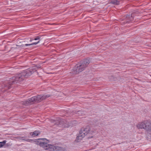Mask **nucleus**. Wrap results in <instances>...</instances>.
Returning <instances> with one entry per match:
<instances>
[{"label":"nucleus","instance_id":"nucleus-4","mask_svg":"<svg viewBox=\"0 0 151 151\" xmlns=\"http://www.w3.org/2000/svg\"><path fill=\"white\" fill-rule=\"evenodd\" d=\"M90 59L88 58L84 59L83 61L78 63L75 65L73 70V71L72 72L73 73L78 74L84 70L90 63Z\"/></svg>","mask_w":151,"mask_h":151},{"label":"nucleus","instance_id":"nucleus-20","mask_svg":"<svg viewBox=\"0 0 151 151\" xmlns=\"http://www.w3.org/2000/svg\"><path fill=\"white\" fill-rule=\"evenodd\" d=\"M32 133V132H31L30 134H31Z\"/></svg>","mask_w":151,"mask_h":151},{"label":"nucleus","instance_id":"nucleus-10","mask_svg":"<svg viewBox=\"0 0 151 151\" xmlns=\"http://www.w3.org/2000/svg\"><path fill=\"white\" fill-rule=\"evenodd\" d=\"M40 134V132L38 131H36L32 133V136H37Z\"/></svg>","mask_w":151,"mask_h":151},{"label":"nucleus","instance_id":"nucleus-16","mask_svg":"<svg viewBox=\"0 0 151 151\" xmlns=\"http://www.w3.org/2000/svg\"><path fill=\"white\" fill-rule=\"evenodd\" d=\"M78 114H81V111H78Z\"/></svg>","mask_w":151,"mask_h":151},{"label":"nucleus","instance_id":"nucleus-3","mask_svg":"<svg viewBox=\"0 0 151 151\" xmlns=\"http://www.w3.org/2000/svg\"><path fill=\"white\" fill-rule=\"evenodd\" d=\"M50 96L48 94H44L38 95L32 97L22 102V104L25 106L29 104H32L34 103H37L40 102L50 97Z\"/></svg>","mask_w":151,"mask_h":151},{"label":"nucleus","instance_id":"nucleus-12","mask_svg":"<svg viewBox=\"0 0 151 151\" xmlns=\"http://www.w3.org/2000/svg\"><path fill=\"white\" fill-rule=\"evenodd\" d=\"M6 142V140H4L2 142H0V148L2 147L4 145Z\"/></svg>","mask_w":151,"mask_h":151},{"label":"nucleus","instance_id":"nucleus-13","mask_svg":"<svg viewBox=\"0 0 151 151\" xmlns=\"http://www.w3.org/2000/svg\"><path fill=\"white\" fill-rule=\"evenodd\" d=\"M39 42V41H38V42H37L32 43L31 44H26L25 45L26 46H30V45H37L38 43Z\"/></svg>","mask_w":151,"mask_h":151},{"label":"nucleus","instance_id":"nucleus-18","mask_svg":"<svg viewBox=\"0 0 151 151\" xmlns=\"http://www.w3.org/2000/svg\"><path fill=\"white\" fill-rule=\"evenodd\" d=\"M33 39V38L30 39V40H29V41L30 42H32L33 40H34Z\"/></svg>","mask_w":151,"mask_h":151},{"label":"nucleus","instance_id":"nucleus-17","mask_svg":"<svg viewBox=\"0 0 151 151\" xmlns=\"http://www.w3.org/2000/svg\"><path fill=\"white\" fill-rule=\"evenodd\" d=\"M25 141L29 142V141H30V140H29V139H25Z\"/></svg>","mask_w":151,"mask_h":151},{"label":"nucleus","instance_id":"nucleus-6","mask_svg":"<svg viewBox=\"0 0 151 151\" xmlns=\"http://www.w3.org/2000/svg\"><path fill=\"white\" fill-rule=\"evenodd\" d=\"M91 130L89 126H87L85 127L82 128L79 132V133L77 135L76 141L79 142Z\"/></svg>","mask_w":151,"mask_h":151},{"label":"nucleus","instance_id":"nucleus-9","mask_svg":"<svg viewBox=\"0 0 151 151\" xmlns=\"http://www.w3.org/2000/svg\"><path fill=\"white\" fill-rule=\"evenodd\" d=\"M109 3L115 5H119L120 4V1L118 0H113L110 1Z\"/></svg>","mask_w":151,"mask_h":151},{"label":"nucleus","instance_id":"nucleus-14","mask_svg":"<svg viewBox=\"0 0 151 151\" xmlns=\"http://www.w3.org/2000/svg\"><path fill=\"white\" fill-rule=\"evenodd\" d=\"M40 36H38L35 37V38H33V40H39L38 41H40Z\"/></svg>","mask_w":151,"mask_h":151},{"label":"nucleus","instance_id":"nucleus-1","mask_svg":"<svg viewBox=\"0 0 151 151\" xmlns=\"http://www.w3.org/2000/svg\"><path fill=\"white\" fill-rule=\"evenodd\" d=\"M36 71V68H33L24 70L21 73L16 74L10 78L9 83L6 85L4 84L5 89H10L11 84L22 81L24 80L25 77H27L31 76Z\"/></svg>","mask_w":151,"mask_h":151},{"label":"nucleus","instance_id":"nucleus-5","mask_svg":"<svg viewBox=\"0 0 151 151\" xmlns=\"http://www.w3.org/2000/svg\"><path fill=\"white\" fill-rule=\"evenodd\" d=\"M136 127L138 129H143L151 134V123L149 120H144L139 122Z\"/></svg>","mask_w":151,"mask_h":151},{"label":"nucleus","instance_id":"nucleus-19","mask_svg":"<svg viewBox=\"0 0 151 151\" xmlns=\"http://www.w3.org/2000/svg\"><path fill=\"white\" fill-rule=\"evenodd\" d=\"M73 122H76V121H73Z\"/></svg>","mask_w":151,"mask_h":151},{"label":"nucleus","instance_id":"nucleus-15","mask_svg":"<svg viewBox=\"0 0 151 151\" xmlns=\"http://www.w3.org/2000/svg\"><path fill=\"white\" fill-rule=\"evenodd\" d=\"M26 137H22V140H25V138Z\"/></svg>","mask_w":151,"mask_h":151},{"label":"nucleus","instance_id":"nucleus-8","mask_svg":"<svg viewBox=\"0 0 151 151\" xmlns=\"http://www.w3.org/2000/svg\"><path fill=\"white\" fill-rule=\"evenodd\" d=\"M57 127L62 128L68 127L69 125L65 120L57 117Z\"/></svg>","mask_w":151,"mask_h":151},{"label":"nucleus","instance_id":"nucleus-11","mask_svg":"<svg viewBox=\"0 0 151 151\" xmlns=\"http://www.w3.org/2000/svg\"><path fill=\"white\" fill-rule=\"evenodd\" d=\"M65 150L64 148L57 146V151H65Z\"/></svg>","mask_w":151,"mask_h":151},{"label":"nucleus","instance_id":"nucleus-2","mask_svg":"<svg viewBox=\"0 0 151 151\" xmlns=\"http://www.w3.org/2000/svg\"><path fill=\"white\" fill-rule=\"evenodd\" d=\"M29 142H36L37 145L40 146L45 150H48L50 151H54L57 148L56 146L50 144V141L46 139H38L35 140L33 139H29Z\"/></svg>","mask_w":151,"mask_h":151},{"label":"nucleus","instance_id":"nucleus-7","mask_svg":"<svg viewBox=\"0 0 151 151\" xmlns=\"http://www.w3.org/2000/svg\"><path fill=\"white\" fill-rule=\"evenodd\" d=\"M134 13H131V14H127L124 17L122 21L121 24L124 25L127 23H129L134 21Z\"/></svg>","mask_w":151,"mask_h":151}]
</instances>
